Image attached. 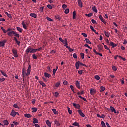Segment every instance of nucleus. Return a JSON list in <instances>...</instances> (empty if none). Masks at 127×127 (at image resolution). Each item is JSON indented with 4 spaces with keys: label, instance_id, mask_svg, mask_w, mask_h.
Segmentation results:
<instances>
[{
    "label": "nucleus",
    "instance_id": "f257e3e1",
    "mask_svg": "<svg viewBox=\"0 0 127 127\" xmlns=\"http://www.w3.org/2000/svg\"><path fill=\"white\" fill-rule=\"evenodd\" d=\"M80 66H86L85 64H84L83 63H81L80 61H77L75 63V68L76 69H79V67Z\"/></svg>",
    "mask_w": 127,
    "mask_h": 127
},
{
    "label": "nucleus",
    "instance_id": "f03ea898",
    "mask_svg": "<svg viewBox=\"0 0 127 127\" xmlns=\"http://www.w3.org/2000/svg\"><path fill=\"white\" fill-rule=\"evenodd\" d=\"M111 110V112L112 113H114L115 114L117 113V114H119V112H117L116 110L115 109L114 107L113 106H110V109L108 108V111Z\"/></svg>",
    "mask_w": 127,
    "mask_h": 127
},
{
    "label": "nucleus",
    "instance_id": "7ed1b4c3",
    "mask_svg": "<svg viewBox=\"0 0 127 127\" xmlns=\"http://www.w3.org/2000/svg\"><path fill=\"white\" fill-rule=\"evenodd\" d=\"M12 53L14 55V58H18V53L17 52V50L13 49H12Z\"/></svg>",
    "mask_w": 127,
    "mask_h": 127
},
{
    "label": "nucleus",
    "instance_id": "20e7f679",
    "mask_svg": "<svg viewBox=\"0 0 127 127\" xmlns=\"http://www.w3.org/2000/svg\"><path fill=\"white\" fill-rule=\"evenodd\" d=\"M16 115H19L18 112H15L14 110H12L11 113H10V116L13 117H15Z\"/></svg>",
    "mask_w": 127,
    "mask_h": 127
},
{
    "label": "nucleus",
    "instance_id": "39448f33",
    "mask_svg": "<svg viewBox=\"0 0 127 127\" xmlns=\"http://www.w3.org/2000/svg\"><path fill=\"white\" fill-rule=\"evenodd\" d=\"M17 33L16 32L14 31H11L10 32H8L7 35L8 36H13L14 35L16 34Z\"/></svg>",
    "mask_w": 127,
    "mask_h": 127
},
{
    "label": "nucleus",
    "instance_id": "423d86ee",
    "mask_svg": "<svg viewBox=\"0 0 127 127\" xmlns=\"http://www.w3.org/2000/svg\"><path fill=\"white\" fill-rule=\"evenodd\" d=\"M6 40H2L0 41V47H4L5 43H6Z\"/></svg>",
    "mask_w": 127,
    "mask_h": 127
},
{
    "label": "nucleus",
    "instance_id": "0eeeda50",
    "mask_svg": "<svg viewBox=\"0 0 127 127\" xmlns=\"http://www.w3.org/2000/svg\"><path fill=\"white\" fill-rule=\"evenodd\" d=\"M26 70L22 69V77H23V81L25 78V76H26Z\"/></svg>",
    "mask_w": 127,
    "mask_h": 127
},
{
    "label": "nucleus",
    "instance_id": "6e6552de",
    "mask_svg": "<svg viewBox=\"0 0 127 127\" xmlns=\"http://www.w3.org/2000/svg\"><path fill=\"white\" fill-rule=\"evenodd\" d=\"M100 20H101V22H103L104 24H106L107 22L105 20V19H103V17H102V15H99L98 16Z\"/></svg>",
    "mask_w": 127,
    "mask_h": 127
},
{
    "label": "nucleus",
    "instance_id": "1a4fd4ad",
    "mask_svg": "<svg viewBox=\"0 0 127 127\" xmlns=\"http://www.w3.org/2000/svg\"><path fill=\"white\" fill-rule=\"evenodd\" d=\"M96 93V90H95V89H94L93 88L90 89V94L91 95H94Z\"/></svg>",
    "mask_w": 127,
    "mask_h": 127
},
{
    "label": "nucleus",
    "instance_id": "9d476101",
    "mask_svg": "<svg viewBox=\"0 0 127 127\" xmlns=\"http://www.w3.org/2000/svg\"><path fill=\"white\" fill-rule=\"evenodd\" d=\"M77 3L79 4V7L82 8L83 7V3L81 0H77Z\"/></svg>",
    "mask_w": 127,
    "mask_h": 127
},
{
    "label": "nucleus",
    "instance_id": "9b49d317",
    "mask_svg": "<svg viewBox=\"0 0 127 127\" xmlns=\"http://www.w3.org/2000/svg\"><path fill=\"white\" fill-rule=\"evenodd\" d=\"M98 50L100 52H102V50H103V46L102 45H98Z\"/></svg>",
    "mask_w": 127,
    "mask_h": 127
},
{
    "label": "nucleus",
    "instance_id": "f8f14e48",
    "mask_svg": "<svg viewBox=\"0 0 127 127\" xmlns=\"http://www.w3.org/2000/svg\"><path fill=\"white\" fill-rule=\"evenodd\" d=\"M72 105L74 107H75L76 109H80V105L79 104H76V103H72Z\"/></svg>",
    "mask_w": 127,
    "mask_h": 127
},
{
    "label": "nucleus",
    "instance_id": "ddd939ff",
    "mask_svg": "<svg viewBox=\"0 0 127 127\" xmlns=\"http://www.w3.org/2000/svg\"><path fill=\"white\" fill-rule=\"evenodd\" d=\"M31 50H32V48H27L26 50L25 51V52H26V55H28L29 53H31Z\"/></svg>",
    "mask_w": 127,
    "mask_h": 127
},
{
    "label": "nucleus",
    "instance_id": "4468645a",
    "mask_svg": "<svg viewBox=\"0 0 127 127\" xmlns=\"http://www.w3.org/2000/svg\"><path fill=\"white\" fill-rule=\"evenodd\" d=\"M78 113H79V115H80L81 117L84 118L85 115L83 114V112H82L81 110H78Z\"/></svg>",
    "mask_w": 127,
    "mask_h": 127
},
{
    "label": "nucleus",
    "instance_id": "2eb2a0df",
    "mask_svg": "<svg viewBox=\"0 0 127 127\" xmlns=\"http://www.w3.org/2000/svg\"><path fill=\"white\" fill-rule=\"evenodd\" d=\"M108 45L113 47V48H114V47H116L117 46V45L116 44L114 43L113 42H110V43Z\"/></svg>",
    "mask_w": 127,
    "mask_h": 127
},
{
    "label": "nucleus",
    "instance_id": "dca6fc26",
    "mask_svg": "<svg viewBox=\"0 0 127 127\" xmlns=\"http://www.w3.org/2000/svg\"><path fill=\"white\" fill-rule=\"evenodd\" d=\"M44 76H45L46 78H49L50 77L52 76L51 74H49L47 72H44Z\"/></svg>",
    "mask_w": 127,
    "mask_h": 127
},
{
    "label": "nucleus",
    "instance_id": "f3484780",
    "mask_svg": "<svg viewBox=\"0 0 127 127\" xmlns=\"http://www.w3.org/2000/svg\"><path fill=\"white\" fill-rule=\"evenodd\" d=\"M29 16H30L31 17H33L34 18H37V14L34 13H31L30 14H29Z\"/></svg>",
    "mask_w": 127,
    "mask_h": 127
},
{
    "label": "nucleus",
    "instance_id": "a211bd4d",
    "mask_svg": "<svg viewBox=\"0 0 127 127\" xmlns=\"http://www.w3.org/2000/svg\"><path fill=\"white\" fill-rule=\"evenodd\" d=\"M75 86H76V87H77L79 89L80 88V83L78 80H76V81H75Z\"/></svg>",
    "mask_w": 127,
    "mask_h": 127
},
{
    "label": "nucleus",
    "instance_id": "6ab92c4d",
    "mask_svg": "<svg viewBox=\"0 0 127 127\" xmlns=\"http://www.w3.org/2000/svg\"><path fill=\"white\" fill-rule=\"evenodd\" d=\"M46 124H47V125H48V127H52V123L51 122H50L49 120L46 121Z\"/></svg>",
    "mask_w": 127,
    "mask_h": 127
},
{
    "label": "nucleus",
    "instance_id": "aec40b11",
    "mask_svg": "<svg viewBox=\"0 0 127 127\" xmlns=\"http://www.w3.org/2000/svg\"><path fill=\"white\" fill-rule=\"evenodd\" d=\"M14 40L15 41L16 44H17L18 46H20V41H18L16 37H14Z\"/></svg>",
    "mask_w": 127,
    "mask_h": 127
},
{
    "label": "nucleus",
    "instance_id": "412c9836",
    "mask_svg": "<svg viewBox=\"0 0 127 127\" xmlns=\"http://www.w3.org/2000/svg\"><path fill=\"white\" fill-rule=\"evenodd\" d=\"M2 123L3 124V125H4V126H8L9 125L8 122L6 120L2 121Z\"/></svg>",
    "mask_w": 127,
    "mask_h": 127
},
{
    "label": "nucleus",
    "instance_id": "4be33fe9",
    "mask_svg": "<svg viewBox=\"0 0 127 127\" xmlns=\"http://www.w3.org/2000/svg\"><path fill=\"white\" fill-rule=\"evenodd\" d=\"M39 83H40V85H42V87H46V84L44 83V82L41 81H39Z\"/></svg>",
    "mask_w": 127,
    "mask_h": 127
},
{
    "label": "nucleus",
    "instance_id": "5701e85b",
    "mask_svg": "<svg viewBox=\"0 0 127 127\" xmlns=\"http://www.w3.org/2000/svg\"><path fill=\"white\" fill-rule=\"evenodd\" d=\"M23 26V28L25 29V30H27V27H26V25H25V22L24 21L22 22L21 23Z\"/></svg>",
    "mask_w": 127,
    "mask_h": 127
},
{
    "label": "nucleus",
    "instance_id": "b1692460",
    "mask_svg": "<svg viewBox=\"0 0 127 127\" xmlns=\"http://www.w3.org/2000/svg\"><path fill=\"white\" fill-rule=\"evenodd\" d=\"M72 19H76V11L72 12Z\"/></svg>",
    "mask_w": 127,
    "mask_h": 127
},
{
    "label": "nucleus",
    "instance_id": "393cba45",
    "mask_svg": "<svg viewBox=\"0 0 127 127\" xmlns=\"http://www.w3.org/2000/svg\"><path fill=\"white\" fill-rule=\"evenodd\" d=\"M72 126H75V127H80V125H79V124L75 122L74 123H73V124H72Z\"/></svg>",
    "mask_w": 127,
    "mask_h": 127
},
{
    "label": "nucleus",
    "instance_id": "a878e982",
    "mask_svg": "<svg viewBox=\"0 0 127 127\" xmlns=\"http://www.w3.org/2000/svg\"><path fill=\"white\" fill-rule=\"evenodd\" d=\"M55 19L59 20V21H60L61 20V17L59 15H56L55 16Z\"/></svg>",
    "mask_w": 127,
    "mask_h": 127
},
{
    "label": "nucleus",
    "instance_id": "bb28decb",
    "mask_svg": "<svg viewBox=\"0 0 127 127\" xmlns=\"http://www.w3.org/2000/svg\"><path fill=\"white\" fill-rule=\"evenodd\" d=\"M24 116H25V118H27L28 119H29V118H31V117H32V116L29 114H26Z\"/></svg>",
    "mask_w": 127,
    "mask_h": 127
},
{
    "label": "nucleus",
    "instance_id": "cd10ccee",
    "mask_svg": "<svg viewBox=\"0 0 127 127\" xmlns=\"http://www.w3.org/2000/svg\"><path fill=\"white\" fill-rule=\"evenodd\" d=\"M0 72L1 74H2V75H3L4 76H5L6 77H7V75L6 74V73L3 72L2 70H0Z\"/></svg>",
    "mask_w": 127,
    "mask_h": 127
},
{
    "label": "nucleus",
    "instance_id": "c85d7f7f",
    "mask_svg": "<svg viewBox=\"0 0 127 127\" xmlns=\"http://www.w3.org/2000/svg\"><path fill=\"white\" fill-rule=\"evenodd\" d=\"M100 89H101V90H100V92L102 93V92L105 91V90L106 89V88L101 86L100 87Z\"/></svg>",
    "mask_w": 127,
    "mask_h": 127
},
{
    "label": "nucleus",
    "instance_id": "c756f323",
    "mask_svg": "<svg viewBox=\"0 0 127 127\" xmlns=\"http://www.w3.org/2000/svg\"><path fill=\"white\" fill-rule=\"evenodd\" d=\"M105 36L107 37V38L110 37V33H108L106 31L104 32Z\"/></svg>",
    "mask_w": 127,
    "mask_h": 127
},
{
    "label": "nucleus",
    "instance_id": "7c9ffc66",
    "mask_svg": "<svg viewBox=\"0 0 127 127\" xmlns=\"http://www.w3.org/2000/svg\"><path fill=\"white\" fill-rule=\"evenodd\" d=\"M16 29H17V31L19 32L20 33L22 32V29L20 28L19 27H17Z\"/></svg>",
    "mask_w": 127,
    "mask_h": 127
},
{
    "label": "nucleus",
    "instance_id": "2f4dec72",
    "mask_svg": "<svg viewBox=\"0 0 127 127\" xmlns=\"http://www.w3.org/2000/svg\"><path fill=\"white\" fill-rule=\"evenodd\" d=\"M92 10L94 11V12H98V10H97V8L95 6L92 7Z\"/></svg>",
    "mask_w": 127,
    "mask_h": 127
},
{
    "label": "nucleus",
    "instance_id": "473e14b6",
    "mask_svg": "<svg viewBox=\"0 0 127 127\" xmlns=\"http://www.w3.org/2000/svg\"><path fill=\"white\" fill-rule=\"evenodd\" d=\"M0 29H1V30H2V32H3V33H4V34H6V32H8V31H7V30H5L4 29V28H3V27H0Z\"/></svg>",
    "mask_w": 127,
    "mask_h": 127
},
{
    "label": "nucleus",
    "instance_id": "72a5a7b5",
    "mask_svg": "<svg viewBox=\"0 0 127 127\" xmlns=\"http://www.w3.org/2000/svg\"><path fill=\"white\" fill-rule=\"evenodd\" d=\"M52 111H53V113H54V114L55 115L59 114V112L56 111V109H52Z\"/></svg>",
    "mask_w": 127,
    "mask_h": 127
},
{
    "label": "nucleus",
    "instance_id": "f704fd0d",
    "mask_svg": "<svg viewBox=\"0 0 127 127\" xmlns=\"http://www.w3.org/2000/svg\"><path fill=\"white\" fill-rule=\"evenodd\" d=\"M85 41H86V43L88 44H91V41L89 40V39L86 38L85 39Z\"/></svg>",
    "mask_w": 127,
    "mask_h": 127
},
{
    "label": "nucleus",
    "instance_id": "c9c22d12",
    "mask_svg": "<svg viewBox=\"0 0 127 127\" xmlns=\"http://www.w3.org/2000/svg\"><path fill=\"white\" fill-rule=\"evenodd\" d=\"M33 124H37L38 123V120L36 118H33Z\"/></svg>",
    "mask_w": 127,
    "mask_h": 127
},
{
    "label": "nucleus",
    "instance_id": "e433bc0d",
    "mask_svg": "<svg viewBox=\"0 0 127 127\" xmlns=\"http://www.w3.org/2000/svg\"><path fill=\"white\" fill-rule=\"evenodd\" d=\"M61 42H62L63 43V44L68 45V44L67 43V39L66 38L64 39V41H61Z\"/></svg>",
    "mask_w": 127,
    "mask_h": 127
},
{
    "label": "nucleus",
    "instance_id": "4c0bfd02",
    "mask_svg": "<svg viewBox=\"0 0 127 127\" xmlns=\"http://www.w3.org/2000/svg\"><path fill=\"white\" fill-rule=\"evenodd\" d=\"M5 14L7 15L8 17H9V18H12V16H11V15L10 14H8V13H7V12H5Z\"/></svg>",
    "mask_w": 127,
    "mask_h": 127
},
{
    "label": "nucleus",
    "instance_id": "58836bf2",
    "mask_svg": "<svg viewBox=\"0 0 127 127\" xmlns=\"http://www.w3.org/2000/svg\"><path fill=\"white\" fill-rule=\"evenodd\" d=\"M78 97H79V98L82 100H83V101H84L85 102H87V99H86V98H83V97H82L81 96H78Z\"/></svg>",
    "mask_w": 127,
    "mask_h": 127
},
{
    "label": "nucleus",
    "instance_id": "ea45409f",
    "mask_svg": "<svg viewBox=\"0 0 127 127\" xmlns=\"http://www.w3.org/2000/svg\"><path fill=\"white\" fill-rule=\"evenodd\" d=\"M85 15L86 16H87L88 17H91L93 15V14L92 13H90L89 14H85Z\"/></svg>",
    "mask_w": 127,
    "mask_h": 127
},
{
    "label": "nucleus",
    "instance_id": "a19ab883",
    "mask_svg": "<svg viewBox=\"0 0 127 127\" xmlns=\"http://www.w3.org/2000/svg\"><path fill=\"white\" fill-rule=\"evenodd\" d=\"M55 124L57 126H60V124L57 120H56L55 121Z\"/></svg>",
    "mask_w": 127,
    "mask_h": 127
},
{
    "label": "nucleus",
    "instance_id": "79ce46f5",
    "mask_svg": "<svg viewBox=\"0 0 127 127\" xmlns=\"http://www.w3.org/2000/svg\"><path fill=\"white\" fill-rule=\"evenodd\" d=\"M44 7H40V8L39 9V10L40 11V13H42L43 12V10H44Z\"/></svg>",
    "mask_w": 127,
    "mask_h": 127
},
{
    "label": "nucleus",
    "instance_id": "37998d69",
    "mask_svg": "<svg viewBox=\"0 0 127 127\" xmlns=\"http://www.w3.org/2000/svg\"><path fill=\"white\" fill-rule=\"evenodd\" d=\"M112 68H113V70L114 71H117V67H116V66H114V65L112 66Z\"/></svg>",
    "mask_w": 127,
    "mask_h": 127
},
{
    "label": "nucleus",
    "instance_id": "c03bdc74",
    "mask_svg": "<svg viewBox=\"0 0 127 127\" xmlns=\"http://www.w3.org/2000/svg\"><path fill=\"white\" fill-rule=\"evenodd\" d=\"M67 112H68V114H69L70 115H72V110H70L69 108H67Z\"/></svg>",
    "mask_w": 127,
    "mask_h": 127
},
{
    "label": "nucleus",
    "instance_id": "a18cd8bd",
    "mask_svg": "<svg viewBox=\"0 0 127 127\" xmlns=\"http://www.w3.org/2000/svg\"><path fill=\"white\" fill-rule=\"evenodd\" d=\"M94 79H95L96 80H100V77L99 75H96L95 76H94Z\"/></svg>",
    "mask_w": 127,
    "mask_h": 127
},
{
    "label": "nucleus",
    "instance_id": "49530a36",
    "mask_svg": "<svg viewBox=\"0 0 127 127\" xmlns=\"http://www.w3.org/2000/svg\"><path fill=\"white\" fill-rule=\"evenodd\" d=\"M101 126L102 127H106V124L104 122V121H101Z\"/></svg>",
    "mask_w": 127,
    "mask_h": 127
},
{
    "label": "nucleus",
    "instance_id": "de8ad7c7",
    "mask_svg": "<svg viewBox=\"0 0 127 127\" xmlns=\"http://www.w3.org/2000/svg\"><path fill=\"white\" fill-rule=\"evenodd\" d=\"M37 51H38L37 50L32 49L31 53H36Z\"/></svg>",
    "mask_w": 127,
    "mask_h": 127
},
{
    "label": "nucleus",
    "instance_id": "09e8293b",
    "mask_svg": "<svg viewBox=\"0 0 127 127\" xmlns=\"http://www.w3.org/2000/svg\"><path fill=\"white\" fill-rule=\"evenodd\" d=\"M32 110H33V113H36L37 111V109L36 108H33Z\"/></svg>",
    "mask_w": 127,
    "mask_h": 127
},
{
    "label": "nucleus",
    "instance_id": "8fccbe9b",
    "mask_svg": "<svg viewBox=\"0 0 127 127\" xmlns=\"http://www.w3.org/2000/svg\"><path fill=\"white\" fill-rule=\"evenodd\" d=\"M90 29H91V30H92V31H93V32H95V31H96V30H95L94 29V28L93 27V26H91V25L90 26Z\"/></svg>",
    "mask_w": 127,
    "mask_h": 127
},
{
    "label": "nucleus",
    "instance_id": "3c124183",
    "mask_svg": "<svg viewBox=\"0 0 127 127\" xmlns=\"http://www.w3.org/2000/svg\"><path fill=\"white\" fill-rule=\"evenodd\" d=\"M30 71H31V70H27V73H26V76H28L30 74Z\"/></svg>",
    "mask_w": 127,
    "mask_h": 127
},
{
    "label": "nucleus",
    "instance_id": "603ef678",
    "mask_svg": "<svg viewBox=\"0 0 127 127\" xmlns=\"http://www.w3.org/2000/svg\"><path fill=\"white\" fill-rule=\"evenodd\" d=\"M56 71H57V69H55V68L53 69V74L54 75H55V73H56Z\"/></svg>",
    "mask_w": 127,
    "mask_h": 127
},
{
    "label": "nucleus",
    "instance_id": "864d4df0",
    "mask_svg": "<svg viewBox=\"0 0 127 127\" xmlns=\"http://www.w3.org/2000/svg\"><path fill=\"white\" fill-rule=\"evenodd\" d=\"M69 12V9L67 8L64 10V13L68 14Z\"/></svg>",
    "mask_w": 127,
    "mask_h": 127
},
{
    "label": "nucleus",
    "instance_id": "5fc2aeb1",
    "mask_svg": "<svg viewBox=\"0 0 127 127\" xmlns=\"http://www.w3.org/2000/svg\"><path fill=\"white\" fill-rule=\"evenodd\" d=\"M47 20H48V21H49L50 22H52L53 21V19H52V18H50V17L47 16L46 17Z\"/></svg>",
    "mask_w": 127,
    "mask_h": 127
},
{
    "label": "nucleus",
    "instance_id": "6e6d98bb",
    "mask_svg": "<svg viewBox=\"0 0 127 127\" xmlns=\"http://www.w3.org/2000/svg\"><path fill=\"white\" fill-rule=\"evenodd\" d=\"M13 107H14V108H17V109H18L19 108V107L17 104H14V105H13Z\"/></svg>",
    "mask_w": 127,
    "mask_h": 127
},
{
    "label": "nucleus",
    "instance_id": "4d7b16f0",
    "mask_svg": "<svg viewBox=\"0 0 127 127\" xmlns=\"http://www.w3.org/2000/svg\"><path fill=\"white\" fill-rule=\"evenodd\" d=\"M80 56H81V58L82 59V60L84 59V54L81 53Z\"/></svg>",
    "mask_w": 127,
    "mask_h": 127
},
{
    "label": "nucleus",
    "instance_id": "13d9d810",
    "mask_svg": "<svg viewBox=\"0 0 127 127\" xmlns=\"http://www.w3.org/2000/svg\"><path fill=\"white\" fill-rule=\"evenodd\" d=\"M60 82H58L56 83V84H55V87H56L57 88H58L59 87V86L60 85Z\"/></svg>",
    "mask_w": 127,
    "mask_h": 127
},
{
    "label": "nucleus",
    "instance_id": "bf43d9fd",
    "mask_svg": "<svg viewBox=\"0 0 127 127\" xmlns=\"http://www.w3.org/2000/svg\"><path fill=\"white\" fill-rule=\"evenodd\" d=\"M91 22H92V23L94 24H97L96 21H95L94 19H92V20H91Z\"/></svg>",
    "mask_w": 127,
    "mask_h": 127
},
{
    "label": "nucleus",
    "instance_id": "052dcab7",
    "mask_svg": "<svg viewBox=\"0 0 127 127\" xmlns=\"http://www.w3.org/2000/svg\"><path fill=\"white\" fill-rule=\"evenodd\" d=\"M69 88H71V91H72V92H73L74 93V87L73 85H71L69 86Z\"/></svg>",
    "mask_w": 127,
    "mask_h": 127
},
{
    "label": "nucleus",
    "instance_id": "680f3d73",
    "mask_svg": "<svg viewBox=\"0 0 127 127\" xmlns=\"http://www.w3.org/2000/svg\"><path fill=\"white\" fill-rule=\"evenodd\" d=\"M14 37H17V38H19L20 35L18 33H16L15 34H14Z\"/></svg>",
    "mask_w": 127,
    "mask_h": 127
},
{
    "label": "nucleus",
    "instance_id": "e2e57ef3",
    "mask_svg": "<svg viewBox=\"0 0 127 127\" xmlns=\"http://www.w3.org/2000/svg\"><path fill=\"white\" fill-rule=\"evenodd\" d=\"M33 59H34V60L37 59V56H36V54L33 55Z\"/></svg>",
    "mask_w": 127,
    "mask_h": 127
},
{
    "label": "nucleus",
    "instance_id": "0e129e2a",
    "mask_svg": "<svg viewBox=\"0 0 127 127\" xmlns=\"http://www.w3.org/2000/svg\"><path fill=\"white\" fill-rule=\"evenodd\" d=\"M81 35H83V37H87V34H86V33H82L81 34Z\"/></svg>",
    "mask_w": 127,
    "mask_h": 127
},
{
    "label": "nucleus",
    "instance_id": "69168bd1",
    "mask_svg": "<svg viewBox=\"0 0 127 127\" xmlns=\"http://www.w3.org/2000/svg\"><path fill=\"white\" fill-rule=\"evenodd\" d=\"M4 81H5V78H0V82H4Z\"/></svg>",
    "mask_w": 127,
    "mask_h": 127
},
{
    "label": "nucleus",
    "instance_id": "338daca9",
    "mask_svg": "<svg viewBox=\"0 0 127 127\" xmlns=\"http://www.w3.org/2000/svg\"><path fill=\"white\" fill-rule=\"evenodd\" d=\"M48 8L50 9H52L53 8V7H52V6L51 5L48 4Z\"/></svg>",
    "mask_w": 127,
    "mask_h": 127
},
{
    "label": "nucleus",
    "instance_id": "774afa93",
    "mask_svg": "<svg viewBox=\"0 0 127 127\" xmlns=\"http://www.w3.org/2000/svg\"><path fill=\"white\" fill-rule=\"evenodd\" d=\"M56 53V51L55 50H52L51 51V54L54 55Z\"/></svg>",
    "mask_w": 127,
    "mask_h": 127
}]
</instances>
